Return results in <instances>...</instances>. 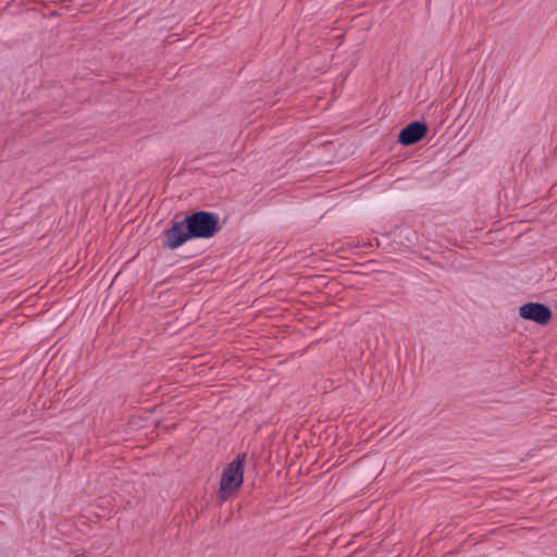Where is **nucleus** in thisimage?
Here are the masks:
<instances>
[{
	"label": "nucleus",
	"instance_id": "nucleus-1",
	"mask_svg": "<svg viewBox=\"0 0 557 557\" xmlns=\"http://www.w3.org/2000/svg\"><path fill=\"white\" fill-rule=\"evenodd\" d=\"M193 238H210L219 231V215L208 211H196L185 218Z\"/></svg>",
	"mask_w": 557,
	"mask_h": 557
},
{
	"label": "nucleus",
	"instance_id": "nucleus-2",
	"mask_svg": "<svg viewBox=\"0 0 557 557\" xmlns=\"http://www.w3.org/2000/svg\"><path fill=\"white\" fill-rule=\"evenodd\" d=\"M245 462L246 454H239L224 468L219 488V497L222 500L235 493L243 484Z\"/></svg>",
	"mask_w": 557,
	"mask_h": 557
},
{
	"label": "nucleus",
	"instance_id": "nucleus-3",
	"mask_svg": "<svg viewBox=\"0 0 557 557\" xmlns=\"http://www.w3.org/2000/svg\"><path fill=\"white\" fill-rule=\"evenodd\" d=\"M163 247L170 249H176L186 243L188 239H191L193 236L187 228V223L185 219L182 221L175 222L171 228L166 230L164 233Z\"/></svg>",
	"mask_w": 557,
	"mask_h": 557
},
{
	"label": "nucleus",
	"instance_id": "nucleus-4",
	"mask_svg": "<svg viewBox=\"0 0 557 557\" xmlns=\"http://www.w3.org/2000/svg\"><path fill=\"white\" fill-rule=\"evenodd\" d=\"M521 318L536 322L537 324H547L552 319V310L544 304L527 302L519 308Z\"/></svg>",
	"mask_w": 557,
	"mask_h": 557
},
{
	"label": "nucleus",
	"instance_id": "nucleus-5",
	"mask_svg": "<svg viewBox=\"0 0 557 557\" xmlns=\"http://www.w3.org/2000/svg\"><path fill=\"white\" fill-rule=\"evenodd\" d=\"M428 127L423 122L413 121L405 126L399 135L398 143L403 146H411L425 137Z\"/></svg>",
	"mask_w": 557,
	"mask_h": 557
}]
</instances>
